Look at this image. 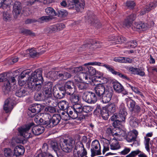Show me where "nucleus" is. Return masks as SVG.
Instances as JSON below:
<instances>
[{"label": "nucleus", "instance_id": "20", "mask_svg": "<svg viewBox=\"0 0 157 157\" xmlns=\"http://www.w3.org/2000/svg\"><path fill=\"white\" fill-rule=\"evenodd\" d=\"M41 110V105L40 104H36L32 106L29 109V112H31L33 114L31 116L32 117L34 116L36 113L40 112Z\"/></svg>", "mask_w": 157, "mask_h": 157}, {"label": "nucleus", "instance_id": "26", "mask_svg": "<svg viewBox=\"0 0 157 157\" xmlns=\"http://www.w3.org/2000/svg\"><path fill=\"white\" fill-rule=\"evenodd\" d=\"M79 76H80L81 81H84L86 83H90L92 81L90 76L86 73L82 72L80 73Z\"/></svg>", "mask_w": 157, "mask_h": 157}, {"label": "nucleus", "instance_id": "53", "mask_svg": "<svg viewBox=\"0 0 157 157\" xmlns=\"http://www.w3.org/2000/svg\"><path fill=\"white\" fill-rule=\"evenodd\" d=\"M87 68L88 69V71L90 75L89 76H93L96 74V70L93 67L91 66H88Z\"/></svg>", "mask_w": 157, "mask_h": 157}, {"label": "nucleus", "instance_id": "44", "mask_svg": "<svg viewBox=\"0 0 157 157\" xmlns=\"http://www.w3.org/2000/svg\"><path fill=\"white\" fill-rule=\"evenodd\" d=\"M71 107L77 111L80 114L82 113V107L81 105L79 104V102H78V103L73 104V106Z\"/></svg>", "mask_w": 157, "mask_h": 157}, {"label": "nucleus", "instance_id": "39", "mask_svg": "<svg viewBox=\"0 0 157 157\" xmlns=\"http://www.w3.org/2000/svg\"><path fill=\"white\" fill-rule=\"evenodd\" d=\"M46 115H47V113L44 114L42 118H39L37 116H36L35 118L34 121L38 124L46 125V122H45V121L44 120V116Z\"/></svg>", "mask_w": 157, "mask_h": 157}, {"label": "nucleus", "instance_id": "52", "mask_svg": "<svg viewBox=\"0 0 157 157\" xmlns=\"http://www.w3.org/2000/svg\"><path fill=\"white\" fill-rule=\"evenodd\" d=\"M125 5L129 9H132L135 6L136 4L133 1H128L126 2Z\"/></svg>", "mask_w": 157, "mask_h": 157}, {"label": "nucleus", "instance_id": "42", "mask_svg": "<svg viewBox=\"0 0 157 157\" xmlns=\"http://www.w3.org/2000/svg\"><path fill=\"white\" fill-rule=\"evenodd\" d=\"M138 135V132L136 130H134L132 131V134L131 136L128 135L127 136V139H129V141H133L136 140V139Z\"/></svg>", "mask_w": 157, "mask_h": 157}, {"label": "nucleus", "instance_id": "30", "mask_svg": "<svg viewBox=\"0 0 157 157\" xmlns=\"http://www.w3.org/2000/svg\"><path fill=\"white\" fill-rule=\"evenodd\" d=\"M87 83L78 82L75 83V86L77 87L79 90H86L89 87V84Z\"/></svg>", "mask_w": 157, "mask_h": 157}, {"label": "nucleus", "instance_id": "29", "mask_svg": "<svg viewBox=\"0 0 157 157\" xmlns=\"http://www.w3.org/2000/svg\"><path fill=\"white\" fill-rule=\"evenodd\" d=\"M25 152L24 147L20 145L16 146L14 148V152L16 155V157L19 155H21L24 154Z\"/></svg>", "mask_w": 157, "mask_h": 157}, {"label": "nucleus", "instance_id": "19", "mask_svg": "<svg viewBox=\"0 0 157 157\" xmlns=\"http://www.w3.org/2000/svg\"><path fill=\"white\" fill-rule=\"evenodd\" d=\"M106 86L103 84H99L95 88V92L99 97H101L105 91Z\"/></svg>", "mask_w": 157, "mask_h": 157}, {"label": "nucleus", "instance_id": "50", "mask_svg": "<svg viewBox=\"0 0 157 157\" xmlns=\"http://www.w3.org/2000/svg\"><path fill=\"white\" fill-rule=\"evenodd\" d=\"M58 16L59 17H66L67 15V11L64 10H58Z\"/></svg>", "mask_w": 157, "mask_h": 157}, {"label": "nucleus", "instance_id": "54", "mask_svg": "<svg viewBox=\"0 0 157 157\" xmlns=\"http://www.w3.org/2000/svg\"><path fill=\"white\" fill-rule=\"evenodd\" d=\"M91 103H94L97 100V97L95 94L92 92H90Z\"/></svg>", "mask_w": 157, "mask_h": 157}, {"label": "nucleus", "instance_id": "46", "mask_svg": "<svg viewBox=\"0 0 157 157\" xmlns=\"http://www.w3.org/2000/svg\"><path fill=\"white\" fill-rule=\"evenodd\" d=\"M30 71L29 70H25L22 71L21 74H20L19 80L20 79H23L25 77L29 78V76Z\"/></svg>", "mask_w": 157, "mask_h": 157}, {"label": "nucleus", "instance_id": "64", "mask_svg": "<svg viewBox=\"0 0 157 157\" xmlns=\"http://www.w3.org/2000/svg\"><path fill=\"white\" fill-rule=\"evenodd\" d=\"M36 157H53L50 153L47 152L45 153H40L38 154Z\"/></svg>", "mask_w": 157, "mask_h": 157}, {"label": "nucleus", "instance_id": "63", "mask_svg": "<svg viewBox=\"0 0 157 157\" xmlns=\"http://www.w3.org/2000/svg\"><path fill=\"white\" fill-rule=\"evenodd\" d=\"M3 19L6 21H9L10 20V16L7 12H3Z\"/></svg>", "mask_w": 157, "mask_h": 157}, {"label": "nucleus", "instance_id": "49", "mask_svg": "<svg viewBox=\"0 0 157 157\" xmlns=\"http://www.w3.org/2000/svg\"><path fill=\"white\" fill-rule=\"evenodd\" d=\"M150 139L147 137H144V143L145 145V148L148 152L150 151Z\"/></svg>", "mask_w": 157, "mask_h": 157}, {"label": "nucleus", "instance_id": "43", "mask_svg": "<svg viewBox=\"0 0 157 157\" xmlns=\"http://www.w3.org/2000/svg\"><path fill=\"white\" fill-rule=\"evenodd\" d=\"M42 85V89L52 90L53 83L51 82L47 81L44 82V83L43 82Z\"/></svg>", "mask_w": 157, "mask_h": 157}, {"label": "nucleus", "instance_id": "41", "mask_svg": "<svg viewBox=\"0 0 157 157\" xmlns=\"http://www.w3.org/2000/svg\"><path fill=\"white\" fill-rule=\"evenodd\" d=\"M50 145L52 149L56 152L59 149V146L55 140H51L50 142Z\"/></svg>", "mask_w": 157, "mask_h": 157}, {"label": "nucleus", "instance_id": "25", "mask_svg": "<svg viewBox=\"0 0 157 157\" xmlns=\"http://www.w3.org/2000/svg\"><path fill=\"white\" fill-rule=\"evenodd\" d=\"M26 51L29 54L30 56L32 58L38 57L40 55L43 54L45 52L43 50L38 53L33 48L27 50Z\"/></svg>", "mask_w": 157, "mask_h": 157}, {"label": "nucleus", "instance_id": "59", "mask_svg": "<svg viewBox=\"0 0 157 157\" xmlns=\"http://www.w3.org/2000/svg\"><path fill=\"white\" fill-rule=\"evenodd\" d=\"M46 32L49 33H55L57 31V29L55 25L51 26L50 27H48L46 29Z\"/></svg>", "mask_w": 157, "mask_h": 157}, {"label": "nucleus", "instance_id": "33", "mask_svg": "<svg viewBox=\"0 0 157 157\" xmlns=\"http://www.w3.org/2000/svg\"><path fill=\"white\" fill-rule=\"evenodd\" d=\"M68 103L66 101L63 100L59 101L58 103L59 107L61 109L64 110L69 107Z\"/></svg>", "mask_w": 157, "mask_h": 157}, {"label": "nucleus", "instance_id": "17", "mask_svg": "<svg viewBox=\"0 0 157 157\" xmlns=\"http://www.w3.org/2000/svg\"><path fill=\"white\" fill-rule=\"evenodd\" d=\"M29 88L19 86L16 91V95L20 98L25 96L29 93L28 90Z\"/></svg>", "mask_w": 157, "mask_h": 157}, {"label": "nucleus", "instance_id": "14", "mask_svg": "<svg viewBox=\"0 0 157 157\" xmlns=\"http://www.w3.org/2000/svg\"><path fill=\"white\" fill-rule=\"evenodd\" d=\"M101 63L99 62H89L84 64V66H87L89 65H98V66H102L105 67L107 70H109V71L111 72L112 74L116 75L117 71H115L114 70L113 67L109 64H104L102 65H101Z\"/></svg>", "mask_w": 157, "mask_h": 157}, {"label": "nucleus", "instance_id": "3", "mask_svg": "<svg viewBox=\"0 0 157 157\" xmlns=\"http://www.w3.org/2000/svg\"><path fill=\"white\" fill-rule=\"evenodd\" d=\"M28 86L33 90L38 91L42 88V84L44 80L42 76V71L40 69L35 70L31 74L28 79Z\"/></svg>", "mask_w": 157, "mask_h": 157}, {"label": "nucleus", "instance_id": "35", "mask_svg": "<svg viewBox=\"0 0 157 157\" xmlns=\"http://www.w3.org/2000/svg\"><path fill=\"white\" fill-rule=\"evenodd\" d=\"M4 155L7 157H16V155L9 148H5L4 150Z\"/></svg>", "mask_w": 157, "mask_h": 157}, {"label": "nucleus", "instance_id": "16", "mask_svg": "<svg viewBox=\"0 0 157 157\" xmlns=\"http://www.w3.org/2000/svg\"><path fill=\"white\" fill-rule=\"evenodd\" d=\"M148 25L146 23L142 22H135L132 26V29L134 31H144L148 28Z\"/></svg>", "mask_w": 157, "mask_h": 157}, {"label": "nucleus", "instance_id": "62", "mask_svg": "<svg viewBox=\"0 0 157 157\" xmlns=\"http://www.w3.org/2000/svg\"><path fill=\"white\" fill-rule=\"evenodd\" d=\"M150 11V9L148 8V6H146L145 7H143L141 9L140 13V15H144L146 13H148Z\"/></svg>", "mask_w": 157, "mask_h": 157}, {"label": "nucleus", "instance_id": "58", "mask_svg": "<svg viewBox=\"0 0 157 157\" xmlns=\"http://www.w3.org/2000/svg\"><path fill=\"white\" fill-rule=\"evenodd\" d=\"M41 149L42 152V153H45L48 152V145L46 143H44Z\"/></svg>", "mask_w": 157, "mask_h": 157}, {"label": "nucleus", "instance_id": "55", "mask_svg": "<svg viewBox=\"0 0 157 157\" xmlns=\"http://www.w3.org/2000/svg\"><path fill=\"white\" fill-rule=\"evenodd\" d=\"M141 152L139 150L132 151L130 153L126 156V157H135Z\"/></svg>", "mask_w": 157, "mask_h": 157}, {"label": "nucleus", "instance_id": "57", "mask_svg": "<svg viewBox=\"0 0 157 157\" xmlns=\"http://www.w3.org/2000/svg\"><path fill=\"white\" fill-rule=\"evenodd\" d=\"M132 22L128 19H125L123 23V26L127 28H129L132 25Z\"/></svg>", "mask_w": 157, "mask_h": 157}, {"label": "nucleus", "instance_id": "18", "mask_svg": "<svg viewBox=\"0 0 157 157\" xmlns=\"http://www.w3.org/2000/svg\"><path fill=\"white\" fill-rule=\"evenodd\" d=\"M117 140H118V138L117 137L116 138L114 137V138L110 140L109 144L111 150H117L120 148V146Z\"/></svg>", "mask_w": 157, "mask_h": 157}, {"label": "nucleus", "instance_id": "21", "mask_svg": "<svg viewBox=\"0 0 157 157\" xmlns=\"http://www.w3.org/2000/svg\"><path fill=\"white\" fill-rule=\"evenodd\" d=\"M59 90H56L55 91H54L53 94L56 98L60 99L63 98L66 93L61 87H59Z\"/></svg>", "mask_w": 157, "mask_h": 157}, {"label": "nucleus", "instance_id": "5", "mask_svg": "<svg viewBox=\"0 0 157 157\" xmlns=\"http://www.w3.org/2000/svg\"><path fill=\"white\" fill-rule=\"evenodd\" d=\"M20 74L19 71L17 70L13 72V76L8 77L7 81L4 85L5 91L6 93H8L9 92L11 91L12 89V86L15 85L16 83V79H17L19 83Z\"/></svg>", "mask_w": 157, "mask_h": 157}, {"label": "nucleus", "instance_id": "1", "mask_svg": "<svg viewBox=\"0 0 157 157\" xmlns=\"http://www.w3.org/2000/svg\"><path fill=\"white\" fill-rule=\"evenodd\" d=\"M34 124L33 122L29 123L19 128L18 131L20 136L23 138L28 139L31 137L33 134L38 136L43 132L45 128L40 126H34ZM24 138H17L16 141L17 143H21L23 142Z\"/></svg>", "mask_w": 157, "mask_h": 157}, {"label": "nucleus", "instance_id": "34", "mask_svg": "<svg viewBox=\"0 0 157 157\" xmlns=\"http://www.w3.org/2000/svg\"><path fill=\"white\" fill-rule=\"evenodd\" d=\"M82 98L83 100L86 102L91 103L90 92H86L83 93Z\"/></svg>", "mask_w": 157, "mask_h": 157}, {"label": "nucleus", "instance_id": "37", "mask_svg": "<svg viewBox=\"0 0 157 157\" xmlns=\"http://www.w3.org/2000/svg\"><path fill=\"white\" fill-rule=\"evenodd\" d=\"M70 95V100L73 105L78 103L79 102V97L78 96L73 94Z\"/></svg>", "mask_w": 157, "mask_h": 157}, {"label": "nucleus", "instance_id": "2", "mask_svg": "<svg viewBox=\"0 0 157 157\" xmlns=\"http://www.w3.org/2000/svg\"><path fill=\"white\" fill-rule=\"evenodd\" d=\"M125 101L128 106L131 113L129 117V123L131 126L135 127L138 125V120L137 117L141 111V108L138 105H136V102L129 98H126Z\"/></svg>", "mask_w": 157, "mask_h": 157}, {"label": "nucleus", "instance_id": "56", "mask_svg": "<svg viewBox=\"0 0 157 157\" xmlns=\"http://www.w3.org/2000/svg\"><path fill=\"white\" fill-rule=\"evenodd\" d=\"M113 121V126L115 128H118L120 127L119 126L121 124V122L123 121H120V119H115L114 120H111Z\"/></svg>", "mask_w": 157, "mask_h": 157}, {"label": "nucleus", "instance_id": "48", "mask_svg": "<svg viewBox=\"0 0 157 157\" xmlns=\"http://www.w3.org/2000/svg\"><path fill=\"white\" fill-rule=\"evenodd\" d=\"M67 113V109L66 112H63L61 113V118L64 121H68L70 120L71 117Z\"/></svg>", "mask_w": 157, "mask_h": 157}, {"label": "nucleus", "instance_id": "45", "mask_svg": "<svg viewBox=\"0 0 157 157\" xmlns=\"http://www.w3.org/2000/svg\"><path fill=\"white\" fill-rule=\"evenodd\" d=\"M89 18L91 19L92 24L94 25V26L98 28H100L101 27V24L98 20L95 19V18L93 17L90 18L91 17H90V16H89Z\"/></svg>", "mask_w": 157, "mask_h": 157}, {"label": "nucleus", "instance_id": "40", "mask_svg": "<svg viewBox=\"0 0 157 157\" xmlns=\"http://www.w3.org/2000/svg\"><path fill=\"white\" fill-rule=\"evenodd\" d=\"M52 19V17L50 16H43L38 19V21L41 23L47 22Z\"/></svg>", "mask_w": 157, "mask_h": 157}, {"label": "nucleus", "instance_id": "6", "mask_svg": "<svg viewBox=\"0 0 157 157\" xmlns=\"http://www.w3.org/2000/svg\"><path fill=\"white\" fill-rule=\"evenodd\" d=\"M75 143V140L72 138L68 139H63V142L60 143V146L62 149L65 152H71Z\"/></svg>", "mask_w": 157, "mask_h": 157}, {"label": "nucleus", "instance_id": "28", "mask_svg": "<svg viewBox=\"0 0 157 157\" xmlns=\"http://www.w3.org/2000/svg\"><path fill=\"white\" fill-rule=\"evenodd\" d=\"M42 93L45 99H48V102H49V101H51L50 99H52V90L42 89Z\"/></svg>", "mask_w": 157, "mask_h": 157}, {"label": "nucleus", "instance_id": "4", "mask_svg": "<svg viewBox=\"0 0 157 157\" xmlns=\"http://www.w3.org/2000/svg\"><path fill=\"white\" fill-rule=\"evenodd\" d=\"M44 120L46 122L45 128H51L58 124L60 122L61 117L60 114H56L52 117L49 113L44 117Z\"/></svg>", "mask_w": 157, "mask_h": 157}, {"label": "nucleus", "instance_id": "27", "mask_svg": "<svg viewBox=\"0 0 157 157\" xmlns=\"http://www.w3.org/2000/svg\"><path fill=\"white\" fill-rule=\"evenodd\" d=\"M103 108L111 115L115 112L117 108V106L116 103H113L107 105L105 107Z\"/></svg>", "mask_w": 157, "mask_h": 157}, {"label": "nucleus", "instance_id": "13", "mask_svg": "<svg viewBox=\"0 0 157 157\" xmlns=\"http://www.w3.org/2000/svg\"><path fill=\"white\" fill-rule=\"evenodd\" d=\"M74 87V82L71 81H69L65 83L63 87H61L66 94L71 95L73 94L75 92Z\"/></svg>", "mask_w": 157, "mask_h": 157}, {"label": "nucleus", "instance_id": "7", "mask_svg": "<svg viewBox=\"0 0 157 157\" xmlns=\"http://www.w3.org/2000/svg\"><path fill=\"white\" fill-rule=\"evenodd\" d=\"M85 5L84 0H70L68 3V9H75L78 11L83 9Z\"/></svg>", "mask_w": 157, "mask_h": 157}, {"label": "nucleus", "instance_id": "9", "mask_svg": "<svg viewBox=\"0 0 157 157\" xmlns=\"http://www.w3.org/2000/svg\"><path fill=\"white\" fill-rule=\"evenodd\" d=\"M113 91L111 86H106L105 91L102 96V101L105 103L109 102L111 99Z\"/></svg>", "mask_w": 157, "mask_h": 157}, {"label": "nucleus", "instance_id": "22", "mask_svg": "<svg viewBox=\"0 0 157 157\" xmlns=\"http://www.w3.org/2000/svg\"><path fill=\"white\" fill-rule=\"evenodd\" d=\"M129 70L132 74L134 75H138L141 76H143L145 75V73L141 68H136L132 67L130 68Z\"/></svg>", "mask_w": 157, "mask_h": 157}, {"label": "nucleus", "instance_id": "47", "mask_svg": "<svg viewBox=\"0 0 157 157\" xmlns=\"http://www.w3.org/2000/svg\"><path fill=\"white\" fill-rule=\"evenodd\" d=\"M102 118L105 120H107L110 115H111L104 108L102 109V111L101 113Z\"/></svg>", "mask_w": 157, "mask_h": 157}, {"label": "nucleus", "instance_id": "60", "mask_svg": "<svg viewBox=\"0 0 157 157\" xmlns=\"http://www.w3.org/2000/svg\"><path fill=\"white\" fill-rule=\"evenodd\" d=\"M114 41H116V42H118L120 43H123L124 41H126V39L120 36L116 37V39H114Z\"/></svg>", "mask_w": 157, "mask_h": 157}, {"label": "nucleus", "instance_id": "24", "mask_svg": "<svg viewBox=\"0 0 157 157\" xmlns=\"http://www.w3.org/2000/svg\"><path fill=\"white\" fill-rule=\"evenodd\" d=\"M13 103L7 99L6 100L3 106V109L6 113H8L11 111L13 108Z\"/></svg>", "mask_w": 157, "mask_h": 157}, {"label": "nucleus", "instance_id": "23", "mask_svg": "<svg viewBox=\"0 0 157 157\" xmlns=\"http://www.w3.org/2000/svg\"><path fill=\"white\" fill-rule=\"evenodd\" d=\"M67 109L68 114L69 115L71 119H75L78 117L80 113L71 107H68Z\"/></svg>", "mask_w": 157, "mask_h": 157}, {"label": "nucleus", "instance_id": "11", "mask_svg": "<svg viewBox=\"0 0 157 157\" xmlns=\"http://www.w3.org/2000/svg\"><path fill=\"white\" fill-rule=\"evenodd\" d=\"M91 157L101 154L100 146L99 142L98 140L93 141L91 144Z\"/></svg>", "mask_w": 157, "mask_h": 157}, {"label": "nucleus", "instance_id": "51", "mask_svg": "<svg viewBox=\"0 0 157 157\" xmlns=\"http://www.w3.org/2000/svg\"><path fill=\"white\" fill-rule=\"evenodd\" d=\"M93 110V108L89 106H85L82 107V113L83 112L86 113L92 111Z\"/></svg>", "mask_w": 157, "mask_h": 157}, {"label": "nucleus", "instance_id": "15", "mask_svg": "<svg viewBox=\"0 0 157 157\" xmlns=\"http://www.w3.org/2000/svg\"><path fill=\"white\" fill-rule=\"evenodd\" d=\"M22 10L21 3L18 1H16L13 7V15L15 19L17 18Z\"/></svg>", "mask_w": 157, "mask_h": 157}, {"label": "nucleus", "instance_id": "32", "mask_svg": "<svg viewBox=\"0 0 157 157\" xmlns=\"http://www.w3.org/2000/svg\"><path fill=\"white\" fill-rule=\"evenodd\" d=\"M113 87L115 91L118 93L121 92L124 89L123 87L119 82L114 83Z\"/></svg>", "mask_w": 157, "mask_h": 157}, {"label": "nucleus", "instance_id": "38", "mask_svg": "<svg viewBox=\"0 0 157 157\" xmlns=\"http://www.w3.org/2000/svg\"><path fill=\"white\" fill-rule=\"evenodd\" d=\"M83 67L82 66L69 68V71L72 74H76L78 72L83 71Z\"/></svg>", "mask_w": 157, "mask_h": 157}, {"label": "nucleus", "instance_id": "10", "mask_svg": "<svg viewBox=\"0 0 157 157\" xmlns=\"http://www.w3.org/2000/svg\"><path fill=\"white\" fill-rule=\"evenodd\" d=\"M75 151H77L78 157H83L87 154L83 144L82 142H78L76 144L74 152H75Z\"/></svg>", "mask_w": 157, "mask_h": 157}, {"label": "nucleus", "instance_id": "31", "mask_svg": "<svg viewBox=\"0 0 157 157\" xmlns=\"http://www.w3.org/2000/svg\"><path fill=\"white\" fill-rule=\"evenodd\" d=\"M9 74H7L6 73H3L0 75V82H5L4 83V85H5V83L8 81V77H9ZM4 89V92L5 94H7L5 92V89H4V86L3 87Z\"/></svg>", "mask_w": 157, "mask_h": 157}, {"label": "nucleus", "instance_id": "61", "mask_svg": "<svg viewBox=\"0 0 157 157\" xmlns=\"http://www.w3.org/2000/svg\"><path fill=\"white\" fill-rule=\"evenodd\" d=\"M20 32L24 35H34V33H32L30 30L26 29H23L21 30Z\"/></svg>", "mask_w": 157, "mask_h": 157}, {"label": "nucleus", "instance_id": "8", "mask_svg": "<svg viewBox=\"0 0 157 157\" xmlns=\"http://www.w3.org/2000/svg\"><path fill=\"white\" fill-rule=\"evenodd\" d=\"M119 108L118 113L112 116L111 118V120H114L116 119H120V121H125L127 113L124 104L121 105Z\"/></svg>", "mask_w": 157, "mask_h": 157}, {"label": "nucleus", "instance_id": "12", "mask_svg": "<svg viewBox=\"0 0 157 157\" xmlns=\"http://www.w3.org/2000/svg\"><path fill=\"white\" fill-rule=\"evenodd\" d=\"M53 77L56 79L66 80L71 77V75L66 71H55L52 72Z\"/></svg>", "mask_w": 157, "mask_h": 157}, {"label": "nucleus", "instance_id": "36", "mask_svg": "<svg viewBox=\"0 0 157 157\" xmlns=\"http://www.w3.org/2000/svg\"><path fill=\"white\" fill-rule=\"evenodd\" d=\"M45 11L46 14L52 17L56 15V12L54 9L51 7H48L45 9Z\"/></svg>", "mask_w": 157, "mask_h": 157}]
</instances>
